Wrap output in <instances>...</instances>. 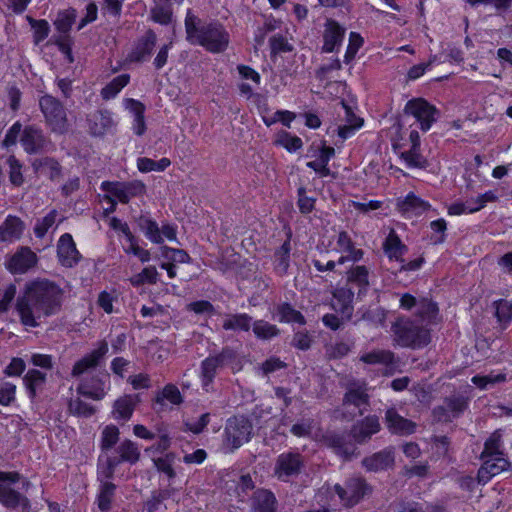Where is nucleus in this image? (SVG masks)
<instances>
[{
    "mask_svg": "<svg viewBox=\"0 0 512 512\" xmlns=\"http://www.w3.org/2000/svg\"><path fill=\"white\" fill-rule=\"evenodd\" d=\"M37 255L29 247H21L9 260L7 268L14 274H22L34 267Z\"/></svg>",
    "mask_w": 512,
    "mask_h": 512,
    "instance_id": "nucleus-22",
    "label": "nucleus"
},
{
    "mask_svg": "<svg viewBox=\"0 0 512 512\" xmlns=\"http://www.w3.org/2000/svg\"><path fill=\"white\" fill-rule=\"evenodd\" d=\"M115 453L117 455H113L116 460L119 461V464L123 462H128L130 464H135L140 458V450L136 443L131 440H124L121 442L116 448Z\"/></svg>",
    "mask_w": 512,
    "mask_h": 512,
    "instance_id": "nucleus-36",
    "label": "nucleus"
},
{
    "mask_svg": "<svg viewBox=\"0 0 512 512\" xmlns=\"http://www.w3.org/2000/svg\"><path fill=\"white\" fill-rule=\"evenodd\" d=\"M108 380V375H104V379L99 375L82 379L77 387V393L93 400H101L106 395V382Z\"/></svg>",
    "mask_w": 512,
    "mask_h": 512,
    "instance_id": "nucleus-20",
    "label": "nucleus"
},
{
    "mask_svg": "<svg viewBox=\"0 0 512 512\" xmlns=\"http://www.w3.org/2000/svg\"><path fill=\"white\" fill-rule=\"evenodd\" d=\"M394 341L401 347L420 349L431 341L426 325L411 318H398L392 325Z\"/></svg>",
    "mask_w": 512,
    "mask_h": 512,
    "instance_id": "nucleus-4",
    "label": "nucleus"
},
{
    "mask_svg": "<svg viewBox=\"0 0 512 512\" xmlns=\"http://www.w3.org/2000/svg\"><path fill=\"white\" fill-rule=\"evenodd\" d=\"M381 429L379 419L375 415L365 417L363 420L355 423L350 434L329 433L324 436L325 443L333 448L335 453L345 460H351L357 456V447L350 438L357 444L368 442L371 437Z\"/></svg>",
    "mask_w": 512,
    "mask_h": 512,
    "instance_id": "nucleus-3",
    "label": "nucleus"
},
{
    "mask_svg": "<svg viewBox=\"0 0 512 512\" xmlns=\"http://www.w3.org/2000/svg\"><path fill=\"white\" fill-rule=\"evenodd\" d=\"M493 305L498 322L504 325L508 324L512 320V302L500 299L495 301Z\"/></svg>",
    "mask_w": 512,
    "mask_h": 512,
    "instance_id": "nucleus-57",
    "label": "nucleus"
},
{
    "mask_svg": "<svg viewBox=\"0 0 512 512\" xmlns=\"http://www.w3.org/2000/svg\"><path fill=\"white\" fill-rule=\"evenodd\" d=\"M469 398L464 394H452L443 400L442 405L433 408L432 416L436 422L448 423L459 418L468 408Z\"/></svg>",
    "mask_w": 512,
    "mask_h": 512,
    "instance_id": "nucleus-9",
    "label": "nucleus"
},
{
    "mask_svg": "<svg viewBox=\"0 0 512 512\" xmlns=\"http://www.w3.org/2000/svg\"><path fill=\"white\" fill-rule=\"evenodd\" d=\"M166 401L172 405H180L183 403V397L178 387L174 384H167L155 396L153 409L157 412H164L168 409Z\"/></svg>",
    "mask_w": 512,
    "mask_h": 512,
    "instance_id": "nucleus-24",
    "label": "nucleus"
},
{
    "mask_svg": "<svg viewBox=\"0 0 512 512\" xmlns=\"http://www.w3.org/2000/svg\"><path fill=\"white\" fill-rule=\"evenodd\" d=\"M57 256L62 266L71 268L78 264L81 254L69 233H64L57 243Z\"/></svg>",
    "mask_w": 512,
    "mask_h": 512,
    "instance_id": "nucleus-17",
    "label": "nucleus"
},
{
    "mask_svg": "<svg viewBox=\"0 0 512 512\" xmlns=\"http://www.w3.org/2000/svg\"><path fill=\"white\" fill-rule=\"evenodd\" d=\"M126 108L133 114V131L136 135L141 136L146 131L145 124V106L138 100L135 99H127L126 100Z\"/></svg>",
    "mask_w": 512,
    "mask_h": 512,
    "instance_id": "nucleus-38",
    "label": "nucleus"
},
{
    "mask_svg": "<svg viewBox=\"0 0 512 512\" xmlns=\"http://www.w3.org/2000/svg\"><path fill=\"white\" fill-rule=\"evenodd\" d=\"M252 331L257 339L271 340L280 334V329L263 319L255 320L252 324Z\"/></svg>",
    "mask_w": 512,
    "mask_h": 512,
    "instance_id": "nucleus-45",
    "label": "nucleus"
},
{
    "mask_svg": "<svg viewBox=\"0 0 512 512\" xmlns=\"http://www.w3.org/2000/svg\"><path fill=\"white\" fill-rule=\"evenodd\" d=\"M135 222L145 237L152 243L162 244L164 242L158 223L148 214H141L135 219Z\"/></svg>",
    "mask_w": 512,
    "mask_h": 512,
    "instance_id": "nucleus-33",
    "label": "nucleus"
},
{
    "mask_svg": "<svg viewBox=\"0 0 512 512\" xmlns=\"http://www.w3.org/2000/svg\"><path fill=\"white\" fill-rule=\"evenodd\" d=\"M394 358V353L389 350H372L363 354L360 360L370 365L383 364L387 366L394 363Z\"/></svg>",
    "mask_w": 512,
    "mask_h": 512,
    "instance_id": "nucleus-47",
    "label": "nucleus"
},
{
    "mask_svg": "<svg viewBox=\"0 0 512 512\" xmlns=\"http://www.w3.org/2000/svg\"><path fill=\"white\" fill-rule=\"evenodd\" d=\"M398 210L403 214L418 216L430 209V204L410 192L404 199L397 202Z\"/></svg>",
    "mask_w": 512,
    "mask_h": 512,
    "instance_id": "nucleus-31",
    "label": "nucleus"
},
{
    "mask_svg": "<svg viewBox=\"0 0 512 512\" xmlns=\"http://www.w3.org/2000/svg\"><path fill=\"white\" fill-rule=\"evenodd\" d=\"M347 280L349 283L359 287L358 296L365 294L369 286V271L366 266H353L348 271Z\"/></svg>",
    "mask_w": 512,
    "mask_h": 512,
    "instance_id": "nucleus-41",
    "label": "nucleus"
},
{
    "mask_svg": "<svg viewBox=\"0 0 512 512\" xmlns=\"http://www.w3.org/2000/svg\"><path fill=\"white\" fill-rule=\"evenodd\" d=\"M482 465L478 470L477 479L481 484L488 483L491 478L506 471L510 462L506 457H480Z\"/></svg>",
    "mask_w": 512,
    "mask_h": 512,
    "instance_id": "nucleus-18",
    "label": "nucleus"
},
{
    "mask_svg": "<svg viewBox=\"0 0 512 512\" xmlns=\"http://www.w3.org/2000/svg\"><path fill=\"white\" fill-rule=\"evenodd\" d=\"M159 273L155 266H147L141 272L133 275L130 282L133 286H141L144 284H156L158 281Z\"/></svg>",
    "mask_w": 512,
    "mask_h": 512,
    "instance_id": "nucleus-50",
    "label": "nucleus"
},
{
    "mask_svg": "<svg viewBox=\"0 0 512 512\" xmlns=\"http://www.w3.org/2000/svg\"><path fill=\"white\" fill-rule=\"evenodd\" d=\"M39 107L47 125L54 133L64 134L68 130V119L64 105L54 96L45 94L39 98Z\"/></svg>",
    "mask_w": 512,
    "mask_h": 512,
    "instance_id": "nucleus-8",
    "label": "nucleus"
},
{
    "mask_svg": "<svg viewBox=\"0 0 512 512\" xmlns=\"http://www.w3.org/2000/svg\"><path fill=\"white\" fill-rule=\"evenodd\" d=\"M480 457H505L502 451V435L499 431L492 433L485 441Z\"/></svg>",
    "mask_w": 512,
    "mask_h": 512,
    "instance_id": "nucleus-46",
    "label": "nucleus"
},
{
    "mask_svg": "<svg viewBox=\"0 0 512 512\" xmlns=\"http://www.w3.org/2000/svg\"><path fill=\"white\" fill-rule=\"evenodd\" d=\"M76 18V11L74 9L67 10L65 12L59 13L54 25L56 29L61 33H67L74 23Z\"/></svg>",
    "mask_w": 512,
    "mask_h": 512,
    "instance_id": "nucleus-62",
    "label": "nucleus"
},
{
    "mask_svg": "<svg viewBox=\"0 0 512 512\" xmlns=\"http://www.w3.org/2000/svg\"><path fill=\"white\" fill-rule=\"evenodd\" d=\"M157 43V35L152 29H148L139 37L132 50L127 56V60L132 63H142L150 59Z\"/></svg>",
    "mask_w": 512,
    "mask_h": 512,
    "instance_id": "nucleus-15",
    "label": "nucleus"
},
{
    "mask_svg": "<svg viewBox=\"0 0 512 512\" xmlns=\"http://www.w3.org/2000/svg\"><path fill=\"white\" fill-rule=\"evenodd\" d=\"M291 234L283 244L277 248L273 255V268L276 274L284 276L288 273L291 259Z\"/></svg>",
    "mask_w": 512,
    "mask_h": 512,
    "instance_id": "nucleus-30",
    "label": "nucleus"
},
{
    "mask_svg": "<svg viewBox=\"0 0 512 512\" xmlns=\"http://www.w3.org/2000/svg\"><path fill=\"white\" fill-rule=\"evenodd\" d=\"M108 352V344L106 341L100 342L97 349L91 353L85 355L83 358L78 360L72 368V377H79L90 369L97 367L100 363L101 358Z\"/></svg>",
    "mask_w": 512,
    "mask_h": 512,
    "instance_id": "nucleus-21",
    "label": "nucleus"
},
{
    "mask_svg": "<svg viewBox=\"0 0 512 512\" xmlns=\"http://www.w3.org/2000/svg\"><path fill=\"white\" fill-rule=\"evenodd\" d=\"M334 490L346 506H354L370 491L365 479L360 477L350 478L345 486L336 484Z\"/></svg>",
    "mask_w": 512,
    "mask_h": 512,
    "instance_id": "nucleus-13",
    "label": "nucleus"
},
{
    "mask_svg": "<svg viewBox=\"0 0 512 512\" xmlns=\"http://www.w3.org/2000/svg\"><path fill=\"white\" fill-rule=\"evenodd\" d=\"M401 158L410 168H426L428 166L427 159L420 153V147L411 146L408 151L401 153Z\"/></svg>",
    "mask_w": 512,
    "mask_h": 512,
    "instance_id": "nucleus-51",
    "label": "nucleus"
},
{
    "mask_svg": "<svg viewBox=\"0 0 512 512\" xmlns=\"http://www.w3.org/2000/svg\"><path fill=\"white\" fill-rule=\"evenodd\" d=\"M438 314V307L435 302L427 298H422L417 305V317L422 321L431 323Z\"/></svg>",
    "mask_w": 512,
    "mask_h": 512,
    "instance_id": "nucleus-49",
    "label": "nucleus"
},
{
    "mask_svg": "<svg viewBox=\"0 0 512 512\" xmlns=\"http://www.w3.org/2000/svg\"><path fill=\"white\" fill-rule=\"evenodd\" d=\"M383 249L389 259H394L399 262H404L402 256L408 250L407 246L402 243L399 236L393 230L386 237L383 243Z\"/></svg>",
    "mask_w": 512,
    "mask_h": 512,
    "instance_id": "nucleus-35",
    "label": "nucleus"
},
{
    "mask_svg": "<svg viewBox=\"0 0 512 512\" xmlns=\"http://www.w3.org/2000/svg\"><path fill=\"white\" fill-rule=\"evenodd\" d=\"M56 217L57 211L52 210L42 219H38L34 227L36 237L43 238L47 231L55 224Z\"/></svg>",
    "mask_w": 512,
    "mask_h": 512,
    "instance_id": "nucleus-59",
    "label": "nucleus"
},
{
    "mask_svg": "<svg viewBox=\"0 0 512 512\" xmlns=\"http://www.w3.org/2000/svg\"><path fill=\"white\" fill-rule=\"evenodd\" d=\"M161 255L163 258L172 261L174 263H191L192 259L189 254L183 249L171 248L168 246H162L160 248Z\"/></svg>",
    "mask_w": 512,
    "mask_h": 512,
    "instance_id": "nucleus-56",
    "label": "nucleus"
},
{
    "mask_svg": "<svg viewBox=\"0 0 512 512\" xmlns=\"http://www.w3.org/2000/svg\"><path fill=\"white\" fill-rule=\"evenodd\" d=\"M116 488V485L112 482H103V484H100L96 502L101 512L111 510Z\"/></svg>",
    "mask_w": 512,
    "mask_h": 512,
    "instance_id": "nucleus-42",
    "label": "nucleus"
},
{
    "mask_svg": "<svg viewBox=\"0 0 512 512\" xmlns=\"http://www.w3.org/2000/svg\"><path fill=\"white\" fill-rule=\"evenodd\" d=\"M119 434V429L115 425H107L103 429L100 443L103 454H107L116 445Z\"/></svg>",
    "mask_w": 512,
    "mask_h": 512,
    "instance_id": "nucleus-52",
    "label": "nucleus"
},
{
    "mask_svg": "<svg viewBox=\"0 0 512 512\" xmlns=\"http://www.w3.org/2000/svg\"><path fill=\"white\" fill-rule=\"evenodd\" d=\"M334 302L333 308L340 312L343 317L350 319L353 313V298L354 292L351 288L341 287L335 290L333 293Z\"/></svg>",
    "mask_w": 512,
    "mask_h": 512,
    "instance_id": "nucleus-32",
    "label": "nucleus"
},
{
    "mask_svg": "<svg viewBox=\"0 0 512 512\" xmlns=\"http://www.w3.org/2000/svg\"><path fill=\"white\" fill-rule=\"evenodd\" d=\"M394 448L386 447L370 456L364 457L362 466L369 472H380L389 469L394 465Z\"/></svg>",
    "mask_w": 512,
    "mask_h": 512,
    "instance_id": "nucleus-19",
    "label": "nucleus"
},
{
    "mask_svg": "<svg viewBox=\"0 0 512 512\" xmlns=\"http://www.w3.org/2000/svg\"><path fill=\"white\" fill-rule=\"evenodd\" d=\"M236 353L230 347H225L220 353L209 356L201 362V379L203 387H208L214 380L219 368L232 362Z\"/></svg>",
    "mask_w": 512,
    "mask_h": 512,
    "instance_id": "nucleus-12",
    "label": "nucleus"
},
{
    "mask_svg": "<svg viewBox=\"0 0 512 512\" xmlns=\"http://www.w3.org/2000/svg\"><path fill=\"white\" fill-rule=\"evenodd\" d=\"M253 512H277L278 501L271 490L257 489L251 497Z\"/></svg>",
    "mask_w": 512,
    "mask_h": 512,
    "instance_id": "nucleus-26",
    "label": "nucleus"
},
{
    "mask_svg": "<svg viewBox=\"0 0 512 512\" xmlns=\"http://www.w3.org/2000/svg\"><path fill=\"white\" fill-rule=\"evenodd\" d=\"M90 132L94 136H102L114 126L112 113L108 110H97L88 116Z\"/></svg>",
    "mask_w": 512,
    "mask_h": 512,
    "instance_id": "nucleus-27",
    "label": "nucleus"
},
{
    "mask_svg": "<svg viewBox=\"0 0 512 512\" xmlns=\"http://www.w3.org/2000/svg\"><path fill=\"white\" fill-rule=\"evenodd\" d=\"M98 461L97 479L100 481V484L110 482L109 480L114 477L116 468L120 465L119 461L109 454H102Z\"/></svg>",
    "mask_w": 512,
    "mask_h": 512,
    "instance_id": "nucleus-39",
    "label": "nucleus"
},
{
    "mask_svg": "<svg viewBox=\"0 0 512 512\" xmlns=\"http://www.w3.org/2000/svg\"><path fill=\"white\" fill-rule=\"evenodd\" d=\"M151 15L156 23L168 25L171 22L173 11L169 3H160L152 8Z\"/></svg>",
    "mask_w": 512,
    "mask_h": 512,
    "instance_id": "nucleus-55",
    "label": "nucleus"
},
{
    "mask_svg": "<svg viewBox=\"0 0 512 512\" xmlns=\"http://www.w3.org/2000/svg\"><path fill=\"white\" fill-rule=\"evenodd\" d=\"M253 324V318L247 313L227 314L222 328L226 331L248 332Z\"/></svg>",
    "mask_w": 512,
    "mask_h": 512,
    "instance_id": "nucleus-34",
    "label": "nucleus"
},
{
    "mask_svg": "<svg viewBox=\"0 0 512 512\" xmlns=\"http://www.w3.org/2000/svg\"><path fill=\"white\" fill-rule=\"evenodd\" d=\"M312 343V335L307 330H299L294 332L290 344L296 349L307 351L311 348Z\"/></svg>",
    "mask_w": 512,
    "mask_h": 512,
    "instance_id": "nucleus-60",
    "label": "nucleus"
},
{
    "mask_svg": "<svg viewBox=\"0 0 512 512\" xmlns=\"http://www.w3.org/2000/svg\"><path fill=\"white\" fill-rule=\"evenodd\" d=\"M64 297L63 289L47 279L36 280L26 286L25 292L18 297L16 310L21 323L29 327L39 326L42 317L59 313Z\"/></svg>",
    "mask_w": 512,
    "mask_h": 512,
    "instance_id": "nucleus-1",
    "label": "nucleus"
},
{
    "mask_svg": "<svg viewBox=\"0 0 512 512\" xmlns=\"http://www.w3.org/2000/svg\"><path fill=\"white\" fill-rule=\"evenodd\" d=\"M20 142L28 154H38L46 150L49 141L43 130L34 126H26L21 134Z\"/></svg>",
    "mask_w": 512,
    "mask_h": 512,
    "instance_id": "nucleus-16",
    "label": "nucleus"
},
{
    "mask_svg": "<svg viewBox=\"0 0 512 512\" xmlns=\"http://www.w3.org/2000/svg\"><path fill=\"white\" fill-rule=\"evenodd\" d=\"M184 25L186 40L190 44L202 46L210 53H222L227 49L230 36L219 21H203L188 9Z\"/></svg>",
    "mask_w": 512,
    "mask_h": 512,
    "instance_id": "nucleus-2",
    "label": "nucleus"
},
{
    "mask_svg": "<svg viewBox=\"0 0 512 512\" xmlns=\"http://www.w3.org/2000/svg\"><path fill=\"white\" fill-rule=\"evenodd\" d=\"M139 402L140 397L138 394L124 395L117 399L114 402L112 411L114 419L123 421L129 420Z\"/></svg>",
    "mask_w": 512,
    "mask_h": 512,
    "instance_id": "nucleus-29",
    "label": "nucleus"
},
{
    "mask_svg": "<svg viewBox=\"0 0 512 512\" xmlns=\"http://www.w3.org/2000/svg\"><path fill=\"white\" fill-rule=\"evenodd\" d=\"M253 433L252 422L245 416H234L227 420L224 429V446L230 452L250 441Z\"/></svg>",
    "mask_w": 512,
    "mask_h": 512,
    "instance_id": "nucleus-6",
    "label": "nucleus"
},
{
    "mask_svg": "<svg viewBox=\"0 0 512 512\" xmlns=\"http://www.w3.org/2000/svg\"><path fill=\"white\" fill-rule=\"evenodd\" d=\"M276 311L279 317L278 320L281 323H297L299 325L306 324L304 315L288 302H283L277 305Z\"/></svg>",
    "mask_w": 512,
    "mask_h": 512,
    "instance_id": "nucleus-40",
    "label": "nucleus"
},
{
    "mask_svg": "<svg viewBox=\"0 0 512 512\" xmlns=\"http://www.w3.org/2000/svg\"><path fill=\"white\" fill-rule=\"evenodd\" d=\"M20 479L21 475L18 472L0 471V503L10 510L26 511L30 507L29 499L11 487V484Z\"/></svg>",
    "mask_w": 512,
    "mask_h": 512,
    "instance_id": "nucleus-7",
    "label": "nucleus"
},
{
    "mask_svg": "<svg viewBox=\"0 0 512 512\" xmlns=\"http://www.w3.org/2000/svg\"><path fill=\"white\" fill-rule=\"evenodd\" d=\"M130 76L129 74H121L115 77L110 83H108L101 90V96L105 100H110L129 83Z\"/></svg>",
    "mask_w": 512,
    "mask_h": 512,
    "instance_id": "nucleus-48",
    "label": "nucleus"
},
{
    "mask_svg": "<svg viewBox=\"0 0 512 512\" xmlns=\"http://www.w3.org/2000/svg\"><path fill=\"white\" fill-rule=\"evenodd\" d=\"M174 492V488H164L153 491L150 498L144 503L146 512H158L162 507L166 508L164 501L169 499Z\"/></svg>",
    "mask_w": 512,
    "mask_h": 512,
    "instance_id": "nucleus-43",
    "label": "nucleus"
},
{
    "mask_svg": "<svg viewBox=\"0 0 512 512\" xmlns=\"http://www.w3.org/2000/svg\"><path fill=\"white\" fill-rule=\"evenodd\" d=\"M385 423L390 432L399 435H410L416 429L413 421L399 415L394 408H389L385 412Z\"/></svg>",
    "mask_w": 512,
    "mask_h": 512,
    "instance_id": "nucleus-23",
    "label": "nucleus"
},
{
    "mask_svg": "<svg viewBox=\"0 0 512 512\" xmlns=\"http://www.w3.org/2000/svg\"><path fill=\"white\" fill-rule=\"evenodd\" d=\"M101 190L117 198L121 203L127 204L131 198L143 195L146 186L140 180L128 182L104 181L101 184Z\"/></svg>",
    "mask_w": 512,
    "mask_h": 512,
    "instance_id": "nucleus-10",
    "label": "nucleus"
},
{
    "mask_svg": "<svg viewBox=\"0 0 512 512\" xmlns=\"http://www.w3.org/2000/svg\"><path fill=\"white\" fill-rule=\"evenodd\" d=\"M33 169L38 171H47L51 180H55L61 176L62 168L60 163L51 157L35 159L32 163Z\"/></svg>",
    "mask_w": 512,
    "mask_h": 512,
    "instance_id": "nucleus-44",
    "label": "nucleus"
},
{
    "mask_svg": "<svg viewBox=\"0 0 512 512\" xmlns=\"http://www.w3.org/2000/svg\"><path fill=\"white\" fill-rule=\"evenodd\" d=\"M404 113L415 117L420 124L421 130L426 132L437 120L439 111L427 100L423 98H414L406 103Z\"/></svg>",
    "mask_w": 512,
    "mask_h": 512,
    "instance_id": "nucleus-11",
    "label": "nucleus"
},
{
    "mask_svg": "<svg viewBox=\"0 0 512 512\" xmlns=\"http://www.w3.org/2000/svg\"><path fill=\"white\" fill-rule=\"evenodd\" d=\"M24 222L17 216L8 215L0 225V242H13L21 238Z\"/></svg>",
    "mask_w": 512,
    "mask_h": 512,
    "instance_id": "nucleus-28",
    "label": "nucleus"
},
{
    "mask_svg": "<svg viewBox=\"0 0 512 512\" xmlns=\"http://www.w3.org/2000/svg\"><path fill=\"white\" fill-rule=\"evenodd\" d=\"M7 164L9 166L10 182L14 186H21L24 182V178H23L22 171H21L22 164L14 155H11L8 157Z\"/></svg>",
    "mask_w": 512,
    "mask_h": 512,
    "instance_id": "nucleus-58",
    "label": "nucleus"
},
{
    "mask_svg": "<svg viewBox=\"0 0 512 512\" xmlns=\"http://www.w3.org/2000/svg\"><path fill=\"white\" fill-rule=\"evenodd\" d=\"M345 35V29L342 28L336 21L328 19L325 24V30L323 34L324 44L322 51L325 53H331L338 48Z\"/></svg>",
    "mask_w": 512,
    "mask_h": 512,
    "instance_id": "nucleus-25",
    "label": "nucleus"
},
{
    "mask_svg": "<svg viewBox=\"0 0 512 512\" xmlns=\"http://www.w3.org/2000/svg\"><path fill=\"white\" fill-rule=\"evenodd\" d=\"M276 144L283 146L289 152H295L302 147V140L298 136H293L286 131H282L278 135Z\"/></svg>",
    "mask_w": 512,
    "mask_h": 512,
    "instance_id": "nucleus-61",
    "label": "nucleus"
},
{
    "mask_svg": "<svg viewBox=\"0 0 512 512\" xmlns=\"http://www.w3.org/2000/svg\"><path fill=\"white\" fill-rule=\"evenodd\" d=\"M170 164L171 161L165 157L159 161H155L147 157L138 158L137 160V167L142 173H148L151 171H164L168 166H170Z\"/></svg>",
    "mask_w": 512,
    "mask_h": 512,
    "instance_id": "nucleus-53",
    "label": "nucleus"
},
{
    "mask_svg": "<svg viewBox=\"0 0 512 512\" xmlns=\"http://www.w3.org/2000/svg\"><path fill=\"white\" fill-rule=\"evenodd\" d=\"M24 385L31 399L37 396V393L44 389L46 384V374L37 370L30 369L23 377Z\"/></svg>",
    "mask_w": 512,
    "mask_h": 512,
    "instance_id": "nucleus-37",
    "label": "nucleus"
},
{
    "mask_svg": "<svg viewBox=\"0 0 512 512\" xmlns=\"http://www.w3.org/2000/svg\"><path fill=\"white\" fill-rule=\"evenodd\" d=\"M68 410L71 414L78 417H91L95 413V408L80 398L70 399L68 402Z\"/></svg>",
    "mask_w": 512,
    "mask_h": 512,
    "instance_id": "nucleus-54",
    "label": "nucleus"
},
{
    "mask_svg": "<svg viewBox=\"0 0 512 512\" xmlns=\"http://www.w3.org/2000/svg\"><path fill=\"white\" fill-rule=\"evenodd\" d=\"M344 415L351 418L362 415L369 406V395L362 387H350L343 397Z\"/></svg>",
    "mask_w": 512,
    "mask_h": 512,
    "instance_id": "nucleus-14",
    "label": "nucleus"
},
{
    "mask_svg": "<svg viewBox=\"0 0 512 512\" xmlns=\"http://www.w3.org/2000/svg\"><path fill=\"white\" fill-rule=\"evenodd\" d=\"M363 38L356 32L349 35V44L344 55V62L349 64L356 56L358 50L363 45Z\"/></svg>",
    "mask_w": 512,
    "mask_h": 512,
    "instance_id": "nucleus-63",
    "label": "nucleus"
},
{
    "mask_svg": "<svg viewBox=\"0 0 512 512\" xmlns=\"http://www.w3.org/2000/svg\"><path fill=\"white\" fill-rule=\"evenodd\" d=\"M28 19L31 27L34 30V42L35 44H39L49 35V23L46 20H35L33 18Z\"/></svg>",
    "mask_w": 512,
    "mask_h": 512,
    "instance_id": "nucleus-64",
    "label": "nucleus"
},
{
    "mask_svg": "<svg viewBox=\"0 0 512 512\" xmlns=\"http://www.w3.org/2000/svg\"><path fill=\"white\" fill-rule=\"evenodd\" d=\"M305 469V457L297 450L279 454L273 467V476L277 480L290 483L297 479Z\"/></svg>",
    "mask_w": 512,
    "mask_h": 512,
    "instance_id": "nucleus-5",
    "label": "nucleus"
}]
</instances>
